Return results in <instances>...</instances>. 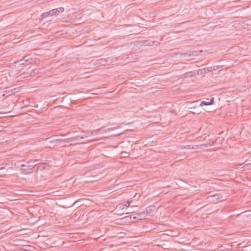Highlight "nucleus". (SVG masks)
Masks as SVG:
<instances>
[{
  "label": "nucleus",
  "instance_id": "f257e3e1",
  "mask_svg": "<svg viewBox=\"0 0 251 251\" xmlns=\"http://www.w3.org/2000/svg\"><path fill=\"white\" fill-rule=\"evenodd\" d=\"M64 11V9L62 7H60L57 8H55L50 10L46 13L44 14L43 16L47 17V16H57L60 13L63 12Z\"/></svg>",
  "mask_w": 251,
  "mask_h": 251
},
{
  "label": "nucleus",
  "instance_id": "f03ea898",
  "mask_svg": "<svg viewBox=\"0 0 251 251\" xmlns=\"http://www.w3.org/2000/svg\"><path fill=\"white\" fill-rule=\"evenodd\" d=\"M222 199L223 196L219 194H216L207 197L208 201L211 202H215L218 200H220Z\"/></svg>",
  "mask_w": 251,
  "mask_h": 251
},
{
  "label": "nucleus",
  "instance_id": "7ed1b4c3",
  "mask_svg": "<svg viewBox=\"0 0 251 251\" xmlns=\"http://www.w3.org/2000/svg\"><path fill=\"white\" fill-rule=\"evenodd\" d=\"M69 138L67 139H55L52 141H50L49 142V144H50V146H49L48 148H54L55 146H57V145H55V143H58L59 142H61V141H66L67 140H68Z\"/></svg>",
  "mask_w": 251,
  "mask_h": 251
},
{
  "label": "nucleus",
  "instance_id": "20e7f679",
  "mask_svg": "<svg viewBox=\"0 0 251 251\" xmlns=\"http://www.w3.org/2000/svg\"><path fill=\"white\" fill-rule=\"evenodd\" d=\"M30 60L31 59V58L29 57V56H25L23 59H21L18 60L17 63H18L20 65H24L25 62H28V64H29L31 63L30 61Z\"/></svg>",
  "mask_w": 251,
  "mask_h": 251
},
{
  "label": "nucleus",
  "instance_id": "39448f33",
  "mask_svg": "<svg viewBox=\"0 0 251 251\" xmlns=\"http://www.w3.org/2000/svg\"><path fill=\"white\" fill-rule=\"evenodd\" d=\"M207 101H202L200 105L201 106H202L204 105L207 106V105H210L213 104L214 103V98H212L210 100L207 99Z\"/></svg>",
  "mask_w": 251,
  "mask_h": 251
},
{
  "label": "nucleus",
  "instance_id": "423d86ee",
  "mask_svg": "<svg viewBox=\"0 0 251 251\" xmlns=\"http://www.w3.org/2000/svg\"><path fill=\"white\" fill-rule=\"evenodd\" d=\"M210 146V145L209 144H208V143L202 144H201V145H197L196 149H202L203 148H207V147H208Z\"/></svg>",
  "mask_w": 251,
  "mask_h": 251
},
{
  "label": "nucleus",
  "instance_id": "0eeeda50",
  "mask_svg": "<svg viewBox=\"0 0 251 251\" xmlns=\"http://www.w3.org/2000/svg\"><path fill=\"white\" fill-rule=\"evenodd\" d=\"M250 164H247L246 165H244L243 164H238V165H236L235 166V168L236 169H239V168H241V169H242V168H244L245 166L246 167H249L250 166Z\"/></svg>",
  "mask_w": 251,
  "mask_h": 251
},
{
  "label": "nucleus",
  "instance_id": "6e6552de",
  "mask_svg": "<svg viewBox=\"0 0 251 251\" xmlns=\"http://www.w3.org/2000/svg\"><path fill=\"white\" fill-rule=\"evenodd\" d=\"M213 67H208L207 69H203V72L204 73H207L209 72H212L213 71H214V70H213Z\"/></svg>",
  "mask_w": 251,
  "mask_h": 251
},
{
  "label": "nucleus",
  "instance_id": "1a4fd4ad",
  "mask_svg": "<svg viewBox=\"0 0 251 251\" xmlns=\"http://www.w3.org/2000/svg\"><path fill=\"white\" fill-rule=\"evenodd\" d=\"M117 207L119 209H123L125 207V205H124V203H120L117 205Z\"/></svg>",
  "mask_w": 251,
  "mask_h": 251
},
{
  "label": "nucleus",
  "instance_id": "9d476101",
  "mask_svg": "<svg viewBox=\"0 0 251 251\" xmlns=\"http://www.w3.org/2000/svg\"><path fill=\"white\" fill-rule=\"evenodd\" d=\"M124 205H125V207H128L130 206V202L129 201H126V203H124Z\"/></svg>",
  "mask_w": 251,
  "mask_h": 251
},
{
  "label": "nucleus",
  "instance_id": "9b49d317",
  "mask_svg": "<svg viewBox=\"0 0 251 251\" xmlns=\"http://www.w3.org/2000/svg\"><path fill=\"white\" fill-rule=\"evenodd\" d=\"M219 67H220L219 66H214L213 70H214V71L217 70V69H218L219 68Z\"/></svg>",
  "mask_w": 251,
  "mask_h": 251
},
{
  "label": "nucleus",
  "instance_id": "f8f14e48",
  "mask_svg": "<svg viewBox=\"0 0 251 251\" xmlns=\"http://www.w3.org/2000/svg\"><path fill=\"white\" fill-rule=\"evenodd\" d=\"M25 165H24V164H22V165H21V166H22V167H25Z\"/></svg>",
  "mask_w": 251,
  "mask_h": 251
},
{
  "label": "nucleus",
  "instance_id": "ddd939ff",
  "mask_svg": "<svg viewBox=\"0 0 251 251\" xmlns=\"http://www.w3.org/2000/svg\"><path fill=\"white\" fill-rule=\"evenodd\" d=\"M110 130H111V129H110V128H109V129H108V131H110Z\"/></svg>",
  "mask_w": 251,
  "mask_h": 251
}]
</instances>
